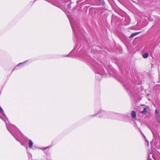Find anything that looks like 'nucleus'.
I'll list each match as a JSON object with an SVG mask.
<instances>
[{
  "mask_svg": "<svg viewBox=\"0 0 160 160\" xmlns=\"http://www.w3.org/2000/svg\"><path fill=\"white\" fill-rule=\"evenodd\" d=\"M0 118L2 119L6 123V126L8 131L11 133L12 136L14 137L17 141L20 142L21 144L26 147L28 149V147L24 144L21 142L18 139L19 136L24 137L21 132L15 126L9 123L8 118L5 114L3 110L0 106Z\"/></svg>",
  "mask_w": 160,
  "mask_h": 160,
  "instance_id": "1",
  "label": "nucleus"
},
{
  "mask_svg": "<svg viewBox=\"0 0 160 160\" xmlns=\"http://www.w3.org/2000/svg\"><path fill=\"white\" fill-rule=\"evenodd\" d=\"M91 67L96 73V77L98 80H100L102 77L103 74V69L102 67L96 62L94 60H92Z\"/></svg>",
  "mask_w": 160,
  "mask_h": 160,
  "instance_id": "2",
  "label": "nucleus"
},
{
  "mask_svg": "<svg viewBox=\"0 0 160 160\" xmlns=\"http://www.w3.org/2000/svg\"><path fill=\"white\" fill-rule=\"evenodd\" d=\"M98 114H99V117L100 118H108L112 119H118V117H121L122 116V115L107 112L101 110H99Z\"/></svg>",
  "mask_w": 160,
  "mask_h": 160,
  "instance_id": "3",
  "label": "nucleus"
},
{
  "mask_svg": "<svg viewBox=\"0 0 160 160\" xmlns=\"http://www.w3.org/2000/svg\"><path fill=\"white\" fill-rule=\"evenodd\" d=\"M69 21L71 24V27H72V28L73 29V31L75 33V34L76 32V29H78V26H76V23H72V22H71V20H69Z\"/></svg>",
  "mask_w": 160,
  "mask_h": 160,
  "instance_id": "4",
  "label": "nucleus"
},
{
  "mask_svg": "<svg viewBox=\"0 0 160 160\" xmlns=\"http://www.w3.org/2000/svg\"><path fill=\"white\" fill-rule=\"evenodd\" d=\"M24 138L26 140V141L28 140L29 141V147L30 148H31L33 144V142L30 139H28L26 137H24Z\"/></svg>",
  "mask_w": 160,
  "mask_h": 160,
  "instance_id": "5",
  "label": "nucleus"
},
{
  "mask_svg": "<svg viewBox=\"0 0 160 160\" xmlns=\"http://www.w3.org/2000/svg\"><path fill=\"white\" fill-rule=\"evenodd\" d=\"M131 115L132 118H135L136 117V112L134 111H132L131 112Z\"/></svg>",
  "mask_w": 160,
  "mask_h": 160,
  "instance_id": "6",
  "label": "nucleus"
},
{
  "mask_svg": "<svg viewBox=\"0 0 160 160\" xmlns=\"http://www.w3.org/2000/svg\"><path fill=\"white\" fill-rule=\"evenodd\" d=\"M140 33V32H136L135 33H132L131 36H130V38H131L132 37H133L136 35H137V34H139Z\"/></svg>",
  "mask_w": 160,
  "mask_h": 160,
  "instance_id": "7",
  "label": "nucleus"
},
{
  "mask_svg": "<svg viewBox=\"0 0 160 160\" xmlns=\"http://www.w3.org/2000/svg\"><path fill=\"white\" fill-rule=\"evenodd\" d=\"M148 56V54L146 52L142 55V57L144 58H147Z\"/></svg>",
  "mask_w": 160,
  "mask_h": 160,
  "instance_id": "8",
  "label": "nucleus"
},
{
  "mask_svg": "<svg viewBox=\"0 0 160 160\" xmlns=\"http://www.w3.org/2000/svg\"><path fill=\"white\" fill-rule=\"evenodd\" d=\"M125 87L126 89L127 90L129 91L130 92H132V89L130 87H127V85L125 86Z\"/></svg>",
  "mask_w": 160,
  "mask_h": 160,
  "instance_id": "9",
  "label": "nucleus"
},
{
  "mask_svg": "<svg viewBox=\"0 0 160 160\" xmlns=\"http://www.w3.org/2000/svg\"><path fill=\"white\" fill-rule=\"evenodd\" d=\"M28 60H26V61H25L24 62H22V63H19L17 65V67H20L21 65H23L24 63H26V62H27Z\"/></svg>",
  "mask_w": 160,
  "mask_h": 160,
  "instance_id": "10",
  "label": "nucleus"
},
{
  "mask_svg": "<svg viewBox=\"0 0 160 160\" xmlns=\"http://www.w3.org/2000/svg\"><path fill=\"white\" fill-rule=\"evenodd\" d=\"M147 112V109L145 108H143V110L142 112V113H146Z\"/></svg>",
  "mask_w": 160,
  "mask_h": 160,
  "instance_id": "11",
  "label": "nucleus"
},
{
  "mask_svg": "<svg viewBox=\"0 0 160 160\" xmlns=\"http://www.w3.org/2000/svg\"><path fill=\"white\" fill-rule=\"evenodd\" d=\"M71 2H69L68 4V9H70V8H71L70 6H71Z\"/></svg>",
  "mask_w": 160,
  "mask_h": 160,
  "instance_id": "12",
  "label": "nucleus"
},
{
  "mask_svg": "<svg viewBox=\"0 0 160 160\" xmlns=\"http://www.w3.org/2000/svg\"><path fill=\"white\" fill-rule=\"evenodd\" d=\"M158 110L156 109L155 110V115L156 116H158Z\"/></svg>",
  "mask_w": 160,
  "mask_h": 160,
  "instance_id": "13",
  "label": "nucleus"
},
{
  "mask_svg": "<svg viewBox=\"0 0 160 160\" xmlns=\"http://www.w3.org/2000/svg\"><path fill=\"white\" fill-rule=\"evenodd\" d=\"M143 136H144V137L145 138V141L147 142L148 145V146L149 145V142H148V141L146 139V138H145V137L144 136V135H143Z\"/></svg>",
  "mask_w": 160,
  "mask_h": 160,
  "instance_id": "14",
  "label": "nucleus"
},
{
  "mask_svg": "<svg viewBox=\"0 0 160 160\" xmlns=\"http://www.w3.org/2000/svg\"><path fill=\"white\" fill-rule=\"evenodd\" d=\"M48 148V147H45V148H41V149H42V150L44 151V150H45V149H47Z\"/></svg>",
  "mask_w": 160,
  "mask_h": 160,
  "instance_id": "15",
  "label": "nucleus"
},
{
  "mask_svg": "<svg viewBox=\"0 0 160 160\" xmlns=\"http://www.w3.org/2000/svg\"><path fill=\"white\" fill-rule=\"evenodd\" d=\"M28 156L29 158H31L32 156V155L31 154L29 153H28Z\"/></svg>",
  "mask_w": 160,
  "mask_h": 160,
  "instance_id": "16",
  "label": "nucleus"
},
{
  "mask_svg": "<svg viewBox=\"0 0 160 160\" xmlns=\"http://www.w3.org/2000/svg\"><path fill=\"white\" fill-rule=\"evenodd\" d=\"M157 120H158V122L160 123V119L159 118H158Z\"/></svg>",
  "mask_w": 160,
  "mask_h": 160,
  "instance_id": "17",
  "label": "nucleus"
},
{
  "mask_svg": "<svg viewBox=\"0 0 160 160\" xmlns=\"http://www.w3.org/2000/svg\"><path fill=\"white\" fill-rule=\"evenodd\" d=\"M97 115V114H95L93 115H92L91 116H93V117H95V116H96Z\"/></svg>",
  "mask_w": 160,
  "mask_h": 160,
  "instance_id": "18",
  "label": "nucleus"
},
{
  "mask_svg": "<svg viewBox=\"0 0 160 160\" xmlns=\"http://www.w3.org/2000/svg\"><path fill=\"white\" fill-rule=\"evenodd\" d=\"M69 54H70V53L67 55H65L64 57H65L68 56H69Z\"/></svg>",
  "mask_w": 160,
  "mask_h": 160,
  "instance_id": "19",
  "label": "nucleus"
},
{
  "mask_svg": "<svg viewBox=\"0 0 160 160\" xmlns=\"http://www.w3.org/2000/svg\"><path fill=\"white\" fill-rule=\"evenodd\" d=\"M152 133H153V136H155L154 133V132H153L152 131Z\"/></svg>",
  "mask_w": 160,
  "mask_h": 160,
  "instance_id": "20",
  "label": "nucleus"
},
{
  "mask_svg": "<svg viewBox=\"0 0 160 160\" xmlns=\"http://www.w3.org/2000/svg\"><path fill=\"white\" fill-rule=\"evenodd\" d=\"M148 160H149V155H148Z\"/></svg>",
  "mask_w": 160,
  "mask_h": 160,
  "instance_id": "21",
  "label": "nucleus"
},
{
  "mask_svg": "<svg viewBox=\"0 0 160 160\" xmlns=\"http://www.w3.org/2000/svg\"><path fill=\"white\" fill-rule=\"evenodd\" d=\"M92 53H93V51H92Z\"/></svg>",
  "mask_w": 160,
  "mask_h": 160,
  "instance_id": "22",
  "label": "nucleus"
},
{
  "mask_svg": "<svg viewBox=\"0 0 160 160\" xmlns=\"http://www.w3.org/2000/svg\"><path fill=\"white\" fill-rule=\"evenodd\" d=\"M99 1H100V0H99Z\"/></svg>",
  "mask_w": 160,
  "mask_h": 160,
  "instance_id": "23",
  "label": "nucleus"
}]
</instances>
